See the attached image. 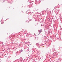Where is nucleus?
I'll list each match as a JSON object with an SVG mask.
<instances>
[{
  "instance_id": "nucleus-1",
  "label": "nucleus",
  "mask_w": 62,
  "mask_h": 62,
  "mask_svg": "<svg viewBox=\"0 0 62 62\" xmlns=\"http://www.w3.org/2000/svg\"><path fill=\"white\" fill-rule=\"evenodd\" d=\"M42 32V30L40 31L39 32V34H40L41 32Z\"/></svg>"
}]
</instances>
